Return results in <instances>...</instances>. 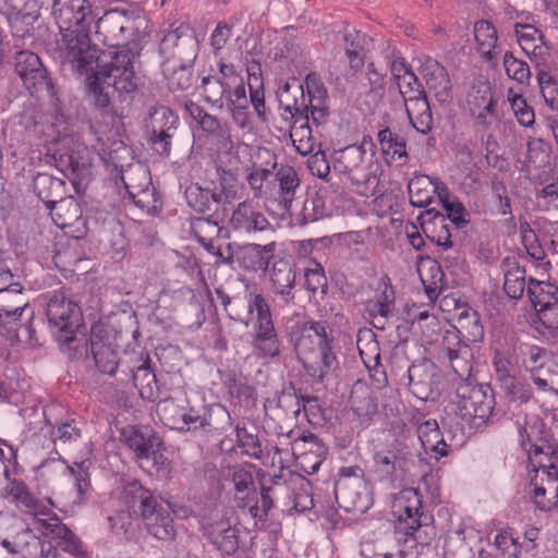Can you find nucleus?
Listing matches in <instances>:
<instances>
[{
  "label": "nucleus",
  "instance_id": "nucleus-51",
  "mask_svg": "<svg viewBox=\"0 0 558 558\" xmlns=\"http://www.w3.org/2000/svg\"><path fill=\"white\" fill-rule=\"evenodd\" d=\"M397 85L405 106L413 105L416 100L427 99L423 86L414 72L405 76L403 75V77L397 82Z\"/></svg>",
  "mask_w": 558,
  "mask_h": 558
},
{
  "label": "nucleus",
  "instance_id": "nucleus-10",
  "mask_svg": "<svg viewBox=\"0 0 558 558\" xmlns=\"http://www.w3.org/2000/svg\"><path fill=\"white\" fill-rule=\"evenodd\" d=\"M299 185L300 179L294 168L281 166L274 173L269 201L281 210L282 219L290 217L292 225L304 226L308 221L318 220L323 214H305L303 218H292V204Z\"/></svg>",
  "mask_w": 558,
  "mask_h": 558
},
{
  "label": "nucleus",
  "instance_id": "nucleus-13",
  "mask_svg": "<svg viewBox=\"0 0 558 558\" xmlns=\"http://www.w3.org/2000/svg\"><path fill=\"white\" fill-rule=\"evenodd\" d=\"M204 537L222 555H232L239 548V530L220 511L205 515L201 521Z\"/></svg>",
  "mask_w": 558,
  "mask_h": 558
},
{
  "label": "nucleus",
  "instance_id": "nucleus-53",
  "mask_svg": "<svg viewBox=\"0 0 558 558\" xmlns=\"http://www.w3.org/2000/svg\"><path fill=\"white\" fill-rule=\"evenodd\" d=\"M504 68L509 78L515 81L518 84H529L531 78V70L529 64L513 56L511 51L504 54Z\"/></svg>",
  "mask_w": 558,
  "mask_h": 558
},
{
  "label": "nucleus",
  "instance_id": "nucleus-19",
  "mask_svg": "<svg viewBox=\"0 0 558 558\" xmlns=\"http://www.w3.org/2000/svg\"><path fill=\"white\" fill-rule=\"evenodd\" d=\"M530 498L536 509L543 512L558 510V473L531 469Z\"/></svg>",
  "mask_w": 558,
  "mask_h": 558
},
{
  "label": "nucleus",
  "instance_id": "nucleus-56",
  "mask_svg": "<svg viewBox=\"0 0 558 558\" xmlns=\"http://www.w3.org/2000/svg\"><path fill=\"white\" fill-rule=\"evenodd\" d=\"M445 361L449 363L453 373L461 379V383L471 381L473 365L469 347H462V351L445 357Z\"/></svg>",
  "mask_w": 558,
  "mask_h": 558
},
{
  "label": "nucleus",
  "instance_id": "nucleus-47",
  "mask_svg": "<svg viewBox=\"0 0 558 558\" xmlns=\"http://www.w3.org/2000/svg\"><path fill=\"white\" fill-rule=\"evenodd\" d=\"M294 487L290 510L304 512L314 506V500L311 494L310 482L301 475H292V485Z\"/></svg>",
  "mask_w": 558,
  "mask_h": 558
},
{
  "label": "nucleus",
  "instance_id": "nucleus-23",
  "mask_svg": "<svg viewBox=\"0 0 558 558\" xmlns=\"http://www.w3.org/2000/svg\"><path fill=\"white\" fill-rule=\"evenodd\" d=\"M123 436L140 463L149 460L154 449L161 445L159 437L147 426L130 427L123 432Z\"/></svg>",
  "mask_w": 558,
  "mask_h": 558
},
{
  "label": "nucleus",
  "instance_id": "nucleus-9",
  "mask_svg": "<svg viewBox=\"0 0 558 558\" xmlns=\"http://www.w3.org/2000/svg\"><path fill=\"white\" fill-rule=\"evenodd\" d=\"M522 366L536 390L542 395L558 397V364L551 353L542 347L526 344L521 349Z\"/></svg>",
  "mask_w": 558,
  "mask_h": 558
},
{
  "label": "nucleus",
  "instance_id": "nucleus-15",
  "mask_svg": "<svg viewBox=\"0 0 558 558\" xmlns=\"http://www.w3.org/2000/svg\"><path fill=\"white\" fill-rule=\"evenodd\" d=\"M80 340L69 349V351H73L70 353L71 357H87L90 353L96 367L101 373L112 375L116 372L118 367L117 352L110 344L94 332L88 341L83 335Z\"/></svg>",
  "mask_w": 558,
  "mask_h": 558
},
{
  "label": "nucleus",
  "instance_id": "nucleus-46",
  "mask_svg": "<svg viewBox=\"0 0 558 558\" xmlns=\"http://www.w3.org/2000/svg\"><path fill=\"white\" fill-rule=\"evenodd\" d=\"M405 111L417 132L427 134L432 130L433 116L427 99L416 100L413 105L405 106Z\"/></svg>",
  "mask_w": 558,
  "mask_h": 558
},
{
  "label": "nucleus",
  "instance_id": "nucleus-17",
  "mask_svg": "<svg viewBox=\"0 0 558 558\" xmlns=\"http://www.w3.org/2000/svg\"><path fill=\"white\" fill-rule=\"evenodd\" d=\"M296 353L305 373L316 383H323L339 365L332 345L310 350L301 343Z\"/></svg>",
  "mask_w": 558,
  "mask_h": 558
},
{
  "label": "nucleus",
  "instance_id": "nucleus-55",
  "mask_svg": "<svg viewBox=\"0 0 558 558\" xmlns=\"http://www.w3.org/2000/svg\"><path fill=\"white\" fill-rule=\"evenodd\" d=\"M290 137L296 151L303 156L312 154L316 146V140L312 135V130L307 124V121H304L300 125H293L290 132Z\"/></svg>",
  "mask_w": 558,
  "mask_h": 558
},
{
  "label": "nucleus",
  "instance_id": "nucleus-21",
  "mask_svg": "<svg viewBox=\"0 0 558 558\" xmlns=\"http://www.w3.org/2000/svg\"><path fill=\"white\" fill-rule=\"evenodd\" d=\"M420 73L439 102L449 101L451 83L444 65L430 57H424L421 61Z\"/></svg>",
  "mask_w": 558,
  "mask_h": 558
},
{
  "label": "nucleus",
  "instance_id": "nucleus-40",
  "mask_svg": "<svg viewBox=\"0 0 558 558\" xmlns=\"http://www.w3.org/2000/svg\"><path fill=\"white\" fill-rule=\"evenodd\" d=\"M369 353L360 349V355L364 365L369 372V377L373 386L376 389H381L387 385V375L384 365L380 363V353L378 342L374 341L367 345Z\"/></svg>",
  "mask_w": 558,
  "mask_h": 558
},
{
  "label": "nucleus",
  "instance_id": "nucleus-11",
  "mask_svg": "<svg viewBox=\"0 0 558 558\" xmlns=\"http://www.w3.org/2000/svg\"><path fill=\"white\" fill-rule=\"evenodd\" d=\"M183 420L180 433L223 432L231 426V415L220 403L191 404L186 401Z\"/></svg>",
  "mask_w": 558,
  "mask_h": 558
},
{
  "label": "nucleus",
  "instance_id": "nucleus-31",
  "mask_svg": "<svg viewBox=\"0 0 558 558\" xmlns=\"http://www.w3.org/2000/svg\"><path fill=\"white\" fill-rule=\"evenodd\" d=\"M417 434L422 446L426 451L429 450L434 452L437 459L448 456L449 446L447 445L436 420H426L421 423L417 428Z\"/></svg>",
  "mask_w": 558,
  "mask_h": 558
},
{
  "label": "nucleus",
  "instance_id": "nucleus-39",
  "mask_svg": "<svg viewBox=\"0 0 558 558\" xmlns=\"http://www.w3.org/2000/svg\"><path fill=\"white\" fill-rule=\"evenodd\" d=\"M278 407L284 409L286 411L290 410L295 417L300 414L301 411H303L310 423L313 422L312 416L315 417L320 411L317 398H299L296 395L292 393H282L278 398Z\"/></svg>",
  "mask_w": 558,
  "mask_h": 558
},
{
  "label": "nucleus",
  "instance_id": "nucleus-35",
  "mask_svg": "<svg viewBox=\"0 0 558 558\" xmlns=\"http://www.w3.org/2000/svg\"><path fill=\"white\" fill-rule=\"evenodd\" d=\"M294 430H290L286 435H279L280 445H283V439H291L289 442L292 456L301 458L310 452L326 453V447L320 439L312 433H302L295 436Z\"/></svg>",
  "mask_w": 558,
  "mask_h": 558
},
{
  "label": "nucleus",
  "instance_id": "nucleus-43",
  "mask_svg": "<svg viewBox=\"0 0 558 558\" xmlns=\"http://www.w3.org/2000/svg\"><path fill=\"white\" fill-rule=\"evenodd\" d=\"M201 89L205 101L211 105V107L222 110L226 106V98L229 95V87L227 83L219 81L214 75L204 76L201 83Z\"/></svg>",
  "mask_w": 558,
  "mask_h": 558
},
{
  "label": "nucleus",
  "instance_id": "nucleus-16",
  "mask_svg": "<svg viewBox=\"0 0 558 558\" xmlns=\"http://www.w3.org/2000/svg\"><path fill=\"white\" fill-rule=\"evenodd\" d=\"M48 209L56 226L71 233L74 239L78 240L87 234V219L74 197H63Z\"/></svg>",
  "mask_w": 558,
  "mask_h": 558
},
{
  "label": "nucleus",
  "instance_id": "nucleus-32",
  "mask_svg": "<svg viewBox=\"0 0 558 558\" xmlns=\"http://www.w3.org/2000/svg\"><path fill=\"white\" fill-rule=\"evenodd\" d=\"M504 272V290L505 293L515 300L520 299L525 290V270L520 267L513 257H506L501 263Z\"/></svg>",
  "mask_w": 558,
  "mask_h": 558
},
{
  "label": "nucleus",
  "instance_id": "nucleus-57",
  "mask_svg": "<svg viewBox=\"0 0 558 558\" xmlns=\"http://www.w3.org/2000/svg\"><path fill=\"white\" fill-rule=\"evenodd\" d=\"M274 173L269 169L257 168L247 177V182L256 198L270 197Z\"/></svg>",
  "mask_w": 558,
  "mask_h": 558
},
{
  "label": "nucleus",
  "instance_id": "nucleus-7",
  "mask_svg": "<svg viewBox=\"0 0 558 558\" xmlns=\"http://www.w3.org/2000/svg\"><path fill=\"white\" fill-rule=\"evenodd\" d=\"M408 434L405 424L397 423L392 429L385 433L384 447L374 449V469L380 480L392 481L397 469H401L412 457L407 441Z\"/></svg>",
  "mask_w": 558,
  "mask_h": 558
},
{
  "label": "nucleus",
  "instance_id": "nucleus-49",
  "mask_svg": "<svg viewBox=\"0 0 558 558\" xmlns=\"http://www.w3.org/2000/svg\"><path fill=\"white\" fill-rule=\"evenodd\" d=\"M517 40L522 50L530 54L536 53V49L542 48L543 34L535 26L530 24H515Z\"/></svg>",
  "mask_w": 558,
  "mask_h": 558
},
{
  "label": "nucleus",
  "instance_id": "nucleus-54",
  "mask_svg": "<svg viewBox=\"0 0 558 558\" xmlns=\"http://www.w3.org/2000/svg\"><path fill=\"white\" fill-rule=\"evenodd\" d=\"M163 72L168 82V87L171 90H186L192 86L193 75L190 64H180L178 69L170 72L169 63L167 62Z\"/></svg>",
  "mask_w": 558,
  "mask_h": 558
},
{
  "label": "nucleus",
  "instance_id": "nucleus-20",
  "mask_svg": "<svg viewBox=\"0 0 558 558\" xmlns=\"http://www.w3.org/2000/svg\"><path fill=\"white\" fill-rule=\"evenodd\" d=\"M197 47L196 37L186 26H179L168 32L160 43L161 51L169 53L182 64H190L195 60Z\"/></svg>",
  "mask_w": 558,
  "mask_h": 558
},
{
  "label": "nucleus",
  "instance_id": "nucleus-34",
  "mask_svg": "<svg viewBox=\"0 0 558 558\" xmlns=\"http://www.w3.org/2000/svg\"><path fill=\"white\" fill-rule=\"evenodd\" d=\"M332 338L327 333L326 322H305L302 326L301 336L296 340L295 351L300 352V344L303 343L310 350L332 345Z\"/></svg>",
  "mask_w": 558,
  "mask_h": 558
},
{
  "label": "nucleus",
  "instance_id": "nucleus-14",
  "mask_svg": "<svg viewBox=\"0 0 558 558\" xmlns=\"http://www.w3.org/2000/svg\"><path fill=\"white\" fill-rule=\"evenodd\" d=\"M227 228L240 235L274 231V227L263 211L252 201L240 202L228 219Z\"/></svg>",
  "mask_w": 558,
  "mask_h": 558
},
{
  "label": "nucleus",
  "instance_id": "nucleus-37",
  "mask_svg": "<svg viewBox=\"0 0 558 558\" xmlns=\"http://www.w3.org/2000/svg\"><path fill=\"white\" fill-rule=\"evenodd\" d=\"M186 401V399L178 398L159 400L157 403V414L166 426L180 432L182 422H184L183 415Z\"/></svg>",
  "mask_w": 558,
  "mask_h": 558
},
{
  "label": "nucleus",
  "instance_id": "nucleus-62",
  "mask_svg": "<svg viewBox=\"0 0 558 558\" xmlns=\"http://www.w3.org/2000/svg\"><path fill=\"white\" fill-rule=\"evenodd\" d=\"M536 313L541 325L536 329L544 336L558 338V301L543 310H537Z\"/></svg>",
  "mask_w": 558,
  "mask_h": 558
},
{
  "label": "nucleus",
  "instance_id": "nucleus-22",
  "mask_svg": "<svg viewBox=\"0 0 558 558\" xmlns=\"http://www.w3.org/2000/svg\"><path fill=\"white\" fill-rule=\"evenodd\" d=\"M276 247V242H269L265 245L247 243L236 250L235 258L244 270L266 271L274 258Z\"/></svg>",
  "mask_w": 558,
  "mask_h": 558
},
{
  "label": "nucleus",
  "instance_id": "nucleus-64",
  "mask_svg": "<svg viewBox=\"0 0 558 558\" xmlns=\"http://www.w3.org/2000/svg\"><path fill=\"white\" fill-rule=\"evenodd\" d=\"M512 90L508 93V100L518 119V122L523 126H531L535 121V116L532 107L527 106L525 99L518 94L511 95Z\"/></svg>",
  "mask_w": 558,
  "mask_h": 558
},
{
  "label": "nucleus",
  "instance_id": "nucleus-1",
  "mask_svg": "<svg viewBox=\"0 0 558 558\" xmlns=\"http://www.w3.org/2000/svg\"><path fill=\"white\" fill-rule=\"evenodd\" d=\"M93 58L89 63L69 61L71 69L80 74H87L94 71L88 77V96L98 108H106L110 104V89L119 94H130L137 88V81L134 72L135 53L126 46L112 47L98 53L95 46L90 45Z\"/></svg>",
  "mask_w": 558,
  "mask_h": 558
},
{
  "label": "nucleus",
  "instance_id": "nucleus-60",
  "mask_svg": "<svg viewBox=\"0 0 558 558\" xmlns=\"http://www.w3.org/2000/svg\"><path fill=\"white\" fill-rule=\"evenodd\" d=\"M192 232L196 240L217 239L219 236H228V228L220 227L217 221L210 218H196L192 222Z\"/></svg>",
  "mask_w": 558,
  "mask_h": 558
},
{
  "label": "nucleus",
  "instance_id": "nucleus-45",
  "mask_svg": "<svg viewBox=\"0 0 558 558\" xmlns=\"http://www.w3.org/2000/svg\"><path fill=\"white\" fill-rule=\"evenodd\" d=\"M378 142L383 154L391 160L407 158V144L402 136L385 128L378 132Z\"/></svg>",
  "mask_w": 558,
  "mask_h": 558
},
{
  "label": "nucleus",
  "instance_id": "nucleus-27",
  "mask_svg": "<svg viewBox=\"0 0 558 558\" xmlns=\"http://www.w3.org/2000/svg\"><path fill=\"white\" fill-rule=\"evenodd\" d=\"M131 372L133 384L142 399L156 401L159 397V386L149 356L142 357L141 364L132 367Z\"/></svg>",
  "mask_w": 558,
  "mask_h": 558
},
{
  "label": "nucleus",
  "instance_id": "nucleus-44",
  "mask_svg": "<svg viewBox=\"0 0 558 558\" xmlns=\"http://www.w3.org/2000/svg\"><path fill=\"white\" fill-rule=\"evenodd\" d=\"M343 41L345 54L351 69H361L364 64V47L366 44L365 34L355 29L345 31L343 35Z\"/></svg>",
  "mask_w": 558,
  "mask_h": 558
},
{
  "label": "nucleus",
  "instance_id": "nucleus-30",
  "mask_svg": "<svg viewBox=\"0 0 558 558\" xmlns=\"http://www.w3.org/2000/svg\"><path fill=\"white\" fill-rule=\"evenodd\" d=\"M33 189L48 209L64 197L65 182L49 173H38L33 180Z\"/></svg>",
  "mask_w": 558,
  "mask_h": 558
},
{
  "label": "nucleus",
  "instance_id": "nucleus-42",
  "mask_svg": "<svg viewBox=\"0 0 558 558\" xmlns=\"http://www.w3.org/2000/svg\"><path fill=\"white\" fill-rule=\"evenodd\" d=\"M128 194L133 203L144 213L155 215L161 209V201L150 182L146 179V186L135 191V187L124 182Z\"/></svg>",
  "mask_w": 558,
  "mask_h": 558
},
{
  "label": "nucleus",
  "instance_id": "nucleus-58",
  "mask_svg": "<svg viewBox=\"0 0 558 558\" xmlns=\"http://www.w3.org/2000/svg\"><path fill=\"white\" fill-rule=\"evenodd\" d=\"M236 444L242 452L253 459L259 460L263 456L262 444L256 434L248 432L244 426H235Z\"/></svg>",
  "mask_w": 558,
  "mask_h": 558
},
{
  "label": "nucleus",
  "instance_id": "nucleus-48",
  "mask_svg": "<svg viewBox=\"0 0 558 558\" xmlns=\"http://www.w3.org/2000/svg\"><path fill=\"white\" fill-rule=\"evenodd\" d=\"M185 199L195 211L206 213L211 210V205L215 204V193L198 183H192L185 189Z\"/></svg>",
  "mask_w": 558,
  "mask_h": 558
},
{
  "label": "nucleus",
  "instance_id": "nucleus-28",
  "mask_svg": "<svg viewBox=\"0 0 558 558\" xmlns=\"http://www.w3.org/2000/svg\"><path fill=\"white\" fill-rule=\"evenodd\" d=\"M421 226L425 233H430L432 241L438 246L448 250L452 246L449 226L446 217L435 208L426 209L420 217Z\"/></svg>",
  "mask_w": 558,
  "mask_h": 558
},
{
  "label": "nucleus",
  "instance_id": "nucleus-4",
  "mask_svg": "<svg viewBox=\"0 0 558 558\" xmlns=\"http://www.w3.org/2000/svg\"><path fill=\"white\" fill-rule=\"evenodd\" d=\"M123 498L133 508H138L145 527L150 535L160 541H171L175 537V529L170 513L138 481L125 484Z\"/></svg>",
  "mask_w": 558,
  "mask_h": 558
},
{
  "label": "nucleus",
  "instance_id": "nucleus-25",
  "mask_svg": "<svg viewBox=\"0 0 558 558\" xmlns=\"http://www.w3.org/2000/svg\"><path fill=\"white\" fill-rule=\"evenodd\" d=\"M270 282L272 291L284 304L294 303V286H295V271L290 262L279 259L274 262Z\"/></svg>",
  "mask_w": 558,
  "mask_h": 558
},
{
  "label": "nucleus",
  "instance_id": "nucleus-18",
  "mask_svg": "<svg viewBox=\"0 0 558 558\" xmlns=\"http://www.w3.org/2000/svg\"><path fill=\"white\" fill-rule=\"evenodd\" d=\"M15 72L31 94L50 92L52 88L47 70L39 57L32 51L23 50L16 53Z\"/></svg>",
  "mask_w": 558,
  "mask_h": 558
},
{
  "label": "nucleus",
  "instance_id": "nucleus-6",
  "mask_svg": "<svg viewBox=\"0 0 558 558\" xmlns=\"http://www.w3.org/2000/svg\"><path fill=\"white\" fill-rule=\"evenodd\" d=\"M49 326L57 340L70 349L74 343L81 341L77 329L81 326L82 313L76 302L69 299L63 292H54L46 308Z\"/></svg>",
  "mask_w": 558,
  "mask_h": 558
},
{
  "label": "nucleus",
  "instance_id": "nucleus-59",
  "mask_svg": "<svg viewBox=\"0 0 558 558\" xmlns=\"http://www.w3.org/2000/svg\"><path fill=\"white\" fill-rule=\"evenodd\" d=\"M59 547L75 558H88V553L83 542L65 525L58 527Z\"/></svg>",
  "mask_w": 558,
  "mask_h": 558
},
{
  "label": "nucleus",
  "instance_id": "nucleus-33",
  "mask_svg": "<svg viewBox=\"0 0 558 558\" xmlns=\"http://www.w3.org/2000/svg\"><path fill=\"white\" fill-rule=\"evenodd\" d=\"M474 38L477 51L487 61H492L498 56V35L495 26L490 22L486 20L476 22L474 25Z\"/></svg>",
  "mask_w": 558,
  "mask_h": 558
},
{
  "label": "nucleus",
  "instance_id": "nucleus-26",
  "mask_svg": "<svg viewBox=\"0 0 558 558\" xmlns=\"http://www.w3.org/2000/svg\"><path fill=\"white\" fill-rule=\"evenodd\" d=\"M4 496L11 497L15 506L28 514L38 515L49 512V508L37 499L22 481L10 480L4 487Z\"/></svg>",
  "mask_w": 558,
  "mask_h": 558
},
{
  "label": "nucleus",
  "instance_id": "nucleus-36",
  "mask_svg": "<svg viewBox=\"0 0 558 558\" xmlns=\"http://www.w3.org/2000/svg\"><path fill=\"white\" fill-rule=\"evenodd\" d=\"M26 307L27 302L22 300L13 306L0 303V333L8 340L11 341L13 338H17L20 327L23 326L20 324L21 316Z\"/></svg>",
  "mask_w": 558,
  "mask_h": 558
},
{
  "label": "nucleus",
  "instance_id": "nucleus-29",
  "mask_svg": "<svg viewBox=\"0 0 558 558\" xmlns=\"http://www.w3.org/2000/svg\"><path fill=\"white\" fill-rule=\"evenodd\" d=\"M409 386L412 393L421 400L432 397L435 389L434 367L428 364H413L408 369Z\"/></svg>",
  "mask_w": 558,
  "mask_h": 558
},
{
  "label": "nucleus",
  "instance_id": "nucleus-63",
  "mask_svg": "<svg viewBox=\"0 0 558 558\" xmlns=\"http://www.w3.org/2000/svg\"><path fill=\"white\" fill-rule=\"evenodd\" d=\"M468 105L471 112H476L478 108L488 110L489 107H495L496 102L493 98L490 87L487 84H483L477 88L472 87L468 95Z\"/></svg>",
  "mask_w": 558,
  "mask_h": 558
},
{
  "label": "nucleus",
  "instance_id": "nucleus-38",
  "mask_svg": "<svg viewBox=\"0 0 558 558\" xmlns=\"http://www.w3.org/2000/svg\"><path fill=\"white\" fill-rule=\"evenodd\" d=\"M527 296L537 312L558 302V287L551 282L530 279Z\"/></svg>",
  "mask_w": 558,
  "mask_h": 558
},
{
  "label": "nucleus",
  "instance_id": "nucleus-2",
  "mask_svg": "<svg viewBox=\"0 0 558 558\" xmlns=\"http://www.w3.org/2000/svg\"><path fill=\"white\" fill-rule=\"evenodd\" d=\"M52 14L62 35L63 58L65 62L89 63L93 58L90 40L87 33L92 22V9L88 0H54ZM78 66H83L80 63Z\"/></svg>",
  "mask_w": 558,
  "mask_h": 558
},
{
  "label": "nucleus",
  "instance_id": "nucleus-8",
  "mask_svg": "<svg viewBox=\"0 0 558 558\" xmlns=\"http://www.w3.org/2000/svg\"><path fill=\"white\" fill-rule=\"evenodd\" d=\"M393 514L397 518L395 533L405 536L403 543L420 542L421 536L415 535L422 527H428L433 522V515L424 511L422 498L416 489H403L393 502Z\"/></svg>",
  "mask_w": 558,
  "mask_h": 558
},
{
  "label": "nucleus",
  "instance_id": "nucleus-24",
  "mask_svg": "<svg viewBox=\"0 0 558 558\" xmlns=\"http://www.w3.org/2000/svg\"><path fill=\"white\" fill-rule=\"evenodd\" d=\"M410 203L414 207H427L437 194L439 199L447 196V187L437 179L434 181L428 175H416L408 183Z\"/></svg>",
  "mask_w": 558,
  "mask_h": 558
},
{
  "label": "nucleus",
  "instance_id": "nucleus-50",
  "mask_svg": "<svg viewBox=\"0 0 558 558\" xmlns=\"http://www.w3.org/2000/svg\"><path fill=\"white\" fill-rule=\"evenodd\" d=\"M149 120L150 131H177L179 126V117L166 106L153 107L149 111Z\"/></svg>",
  "mask_w": 558,
  "mask_h": 558
},
{
  "label": "nucleus",
  "instance_id": "nucleus-3",
  "mask_svg": "<svg viewBox=\"0 0 558 558\" xmlns=\"http://www.w3.org/2000/svg\"><path fill=\"white\" fill-rule=\"evenodd\" d=\"M247 311L252 317L251 345L258 360H275L281 355L282 339L276 328L270 305L260 292L250 293Z\"/></svg>",
  "mask_w": 558,
  "mask_h": 558
},
{
  "label": "nucleus",
  "instance_id": "nucleus-41",
  "mask_svg": "<svg viewBox=\"0 0 558 558\" xmlns=\"http://www.w3.org/2000/svg\"><path fill=\"white\" fill-rule=\"evenodd\" d=\"M218 185L215 186V204H232L240 199V184L236 175L225 169L218 168Z\"/></svg>",
  "mask_w": 558,
  "mask_h": 558
},
{
  "label": "nucleus",
  "instance_id": "nucleus-5",
  "mask_svg": "<svg viewBox=\"0 0 558 558\" xmlns=\"http://www.w3.org/2000/svg\"><path fill=\"white\" fill-rule=\"evenodd\" d=\"M494 405L495 398L489 386L466 381L460 383L457 387L456 400L448 405L447 410L468 425L478 428L487 424Z\"/></svg>",
  "mask_w": 558,
  "mask_h": 558
},
{
  "label": "nucleus",
  "instance_id": "nucleus-52",
  "mask_svg": "<svg viewBox=\"0 0 558 558\" xmlns=\"http://www.w3.org/2000/svg\"><path fill=\"white\" fill-rule=\"evenodd\" d=\"M458 324L465 332L468 340L476 342L484 337V327L481 324L480 315L474 310H464L459 314Z\"/></svg>",
  "mask_w": 558,
  "mask_h": 558
},
{
  "label": "nucleus",
  "instance_id": "nucleus-61",
  "mask_svg": "<svg viewBox=\"0 0 558 558\" xmlns=\"http://www.w3.org/2000/svg\"><path fill=\"white\" fill-rule=\"evenodd\" d=\"M231 480L235 490V497L239 500H244L254 493V480L250 471L241 465H236L231 470Z\"/></svg>",
  "mask_w": 558,
  "mask_h": 558
},
{
  "label": "nucleus",
  "instance_id": "nucleus-12",
  "mask_svg": "<svg viewBox=\"0 0 558 558\" xmlns=\"http://www.w3.org/2000/svg\"><path fill=\"white\" fill-rule=\"evenodd\" d=\"M333 169L355 185L356 192L365 194L363 187L373 178V171L372 157L366 155L362 146L351 145L340 150Z\"/></svg>",
  "mask_w": 558,
  "mask_h": 558
}]
</instances>
